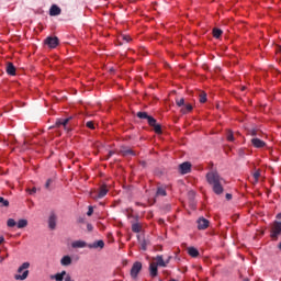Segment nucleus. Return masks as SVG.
Here are the masks:
<instances>
[{"instance_id": "23", "label": "nucleus", "mask_w": 281, "mask_h": 281, "mask_svg": "<svg viewBox=\"0 0 281 281\" xmlns=\"http://www.w3.org/2000/svg\"><path fill=\"white\" fill-rule=\"evenodd\" d=\"M132 232H134V234H139V232H142V224L139 223L132 224Z\"/></svg>"}, {"instance_id": "20", "label": "nucleus", "mask_w": 281, "mask_h": 281, "mask_svg": "<svg viewBox=\"0 0 281 281\" xmlns=\"http://www.w3.org/2000/svg\"><path fill=\"white\" fill-rule=\"evenodd\" d=\"M137 239H138V243L140 245V249L143 251H146V249H148L149 241L146 240L145 238L142 239V237H139V236H137Z\"/></svg>"}, {"instance_id": "14", "label": "nucleus", "mask_w": 281, "mask_h": 281, "mask_svg": "<svg viewBox=\"0 0 281 281\" xmlns=\"http://www.w3.org/2000/svg\"><path fill=\"white\" fill-rule=\"evenodd\" d=\"M89 249H104V240L100 239L93 244H88Z\"/></svg>"}, {"instance_id": "8", "label": "nucleus", "mask_w": 281, "mask_h": 281, "mask_svg": "<svg viewBox=\"0 0 281 281\" xmlns=\"http://www.w3.org/2000/svg\"><path fill=\"white\" fill-rule=\"evenodd\" d=\"M106 194H109V187L106 184H102L99 188V192L95 196H93V199H104V196H106Z\"/></svg>"}, {"instance_id": "3", "label": "nucleus", "mask_w": 281, "mask_h": 281, "mask_svg": "<svg viewBox=\"0 0 281 281\" xmlns=\"http://www.w3.org/2000/svg\"><path fill=\"white\" fill-rule=\"evenodd\" d=\"M281 236V222L274 221L270 229V237L272 240H278Z\"/></svg>"}, {"instance_id": "25", "label": "nucleus", "mask_w": 281, "mask_h": 281, "mask_svg": "<svg viewBox=\"0 0 281 281\" xmlns=\"http://www.w3.org/2000/svg\"><path fill=\"white\" fill-rule=\"evenodd\" d=\"M213 36H214V38H221V36H223V30L213 29Z\"/></svg>"}, {"instance_id": "15", "label": "nucleus", "mask_w": 281, "mask_h": 281, "mask_svg": "<svg viewBox=\"0 0 281 281\" xmlns=\"http://www.w3.org/2000/svg\"><path fill=\"white\" fill-rule=\"evenodd\" d=\"M251 144L255 148H265V146H267V143L256 137L251 138Z\"/></svg>"}, {"instance_id": "36", "label": "nucleus", "mask_w": 281, "mask_h": 281, "mask_svg": "<svg viewBox=\"0 0 281 281\" xmlns=\"http://www.w3.org/2000/svg\"><path fill=\"white\" fill-rule=\"evenodd\" d=\"M52 183H54V180L52 178L47 179V181L45 183L46 190H49V186H52Z\"/></svg>"}, {"instance_id": "5", "label": "nucleus", "mask_w": 281, "mask_h": 281, "mask_svg": "<svg viewBox=\"0 0 281 281\" xmlns=\"http://www.w3.org/2000/svg\"><path fill=\"white\" fill-rule=\"evenodd\" d=\"M59 43H60V41L58 40L57 36H55V37L48 36L45 40V45L50 47V49H56V47H58Z\"/></svg>"}, {"instance_id": "47", "label": "nucleus", "mask_w": 281, "mask_h": 281, "mask_svg": "<svg viewBox=\"0 0 281 281\" xmlns=\"http://www.w3.org/2000/svg\"><path fill=\"white\" fill-rule=\"evenodd\" d=\"M277 218L281 221V213L277 214Z\"/></svg>"}, {"instance_id": "28", "label": "nucleus", "mask_w": 281, "mask_h": 281, "mask_svg": "<svg viewBox=\"0 0 281 281\" xmlns=\"http://www.w3.org/2000/svg\"><path fill=\"white\" fill-rule=\"evenodd\" d=\"M190 111H192V104H186V105H183V108L181 109V113H183V114L190 113Z\"/></svg>"}, {"instance_id": "17", "label": "nucleus", "mask_w": 281, "mask_h": 281, "mask_svg": "<svg viewBox=\"0 0 281 281\" xmlns=\"http://www.w3.org/2000/svg\"><path fill=\"white\" fill-rule=\"evenodd\" d=\"M71 262H72V259L69 255H66L60 259L61 267H69L71 266Z\"/></svg>"}, {"instance_id": "44", "label": "nucleus", "mask_w": 281, "mask_h": 281, "mask_svg": "<svg viewBox=\"0 0 281 281\" xmlns=\"http://www.w3.org/2000/svg\"><path fill=\"white\" fill-rule=\"evenodd\" d=\"M251 135H252V137H256V135H258V133L256 132V130H252V131H251Z\"/></svg>"}, {"instance_id": "2", "label": "nucleus", "mask_w": 281, "mask_h": 281, "mask_svg": "<svg viewBox=\"0 0 281 281\" xmlns=\"http://www.w3.org/2000/svg\"><path fill=\"white\" fill-rule=\"evenodd\" d=\"M30 262H24L22 263L19 269H18V273H22V274H15L14 279L15 280H27V276H30Z\"/></svg>"}, {"instance_id": "16", "label": "nucleus", "mask_w": 281, "mask_h": 281, "mask_svg": "<svg viewBox=\"0 0 281 281\" xmlns=\"http://www.w3.org/2000/svg\"><path fill=\"white\" fill-rule=\"evenodd\" d=\"M5 71L9 76H16V67H14V64L7 63Z\"/></svg>"}, {"instance_id": "24", "label": "nucleus", "mask_w": 281, "mask_h": 281, "mask_svg": "<svg viewBox=\"0 0 281 281\" xmlns=\"http://www.w3.org/2000/svg\"><path fill=\"white\" fill-rule=\"evenodd\" d=\"M149 126H151L155 131V133H157V135H161V125L157 124V122H154V124H149Z\"/></svg>"}, {"instance_id": "37", "label": "nucleus", "mask_w": 281, "mask_h": 281, "mask_svg": "<svg viewBox=\"0 0 281 281\" xmlns=\"http://www.w3.org/2000/svg\"><path fill=\"white\" fill-rule=\"evenodd\" d=\"M121 38L125 41V43H131V35H122Z\"/></svg>"}, {"instance_id": "22", "label": "nucleus", "mask_w": 281, "mask_h": 281, "mask_svg": "<svg viewBox=\"0 0 281 281\" xmlns=\"http://www.w3.org/2000/svg\"><path fill=\"white\" fill-rule=\"evenodd\" d=\"M65 276H67V271H61L60 273H56L55 276H53L52 278L56 281H63L65 280Z\"/></svg>"}, {"instance_id": "4", "label": "nucleus", "mask_w": 281, "mask_h": 281, "mask_svg": "<svg viewBox=\"0 0 281 281\" xmlns=\"http://www.w3.org/2000/svg\"><path fill=\"white\" fill-rule=\"evenodd\" d=\"M180 175H190L192 172V164L190 161H186L179 165Z\"/></svg>"}, {"instance_id": "35", "label": "nucleus", "mask_w": 281, "mask_h": 281, "mask_svg": "<svg viewBox=\"0 0 281 281\" xmlns=\"http://www.w3.org/2000/svg\"><path fill=\"white\" fill-rule=\"evenodd\" d=\"M178 106H186V100L183 98L176 101Z\"/></svg>"}, {"instance_id": "40", "label": "nucleus", "mask_w": 281, "mask_h": 281, "mask_svg": "<svg viewBox=\"0 0 281 281\" xmlns=\"http://www.w3.org/2000/svg\"><path fill=\"white\" fill-rule=\"evenodd\" d=\"M29 194H36V188L27 189Z\"/></svg>"}, {"instance_id": "29", "label": "nucleus", "mask_w": 281, "mask_h": 281, "mask_svg": "<svg viewBox=\"0 0 281 281\" xmlns=\"http://www.w3.org/2000/svg\"><path fill=\"white\" fill-rule=\"evenodd\" d=\"M166 189L161 188V187H158L157 189V192H156V195L157 196H166Z\"/></svg>"}, {"instance_id": "34", "label": "nucleus", "mask_w": 281, "mask_h": 281, "mask_svg": "<svg viewBox=\"0 0 281 281\" xmlns=\"http://www.w3.org/2000/svg\"><path fill=\"white\" fill-rule=\"evenodd\" d=\"M255 182L258 183V180L260 179V170H257L252 175Z\"/></svg>"}, {"instance_id": "12", "label": "nucleus", "mask_w": 281, "mask_h": 281, "mask_svg": "<svg viewBox=\"0 0 281 281\" xmlns=\"http://www.w3.org/2000/svg\"><path fill=\"white\" fill-rule=\"evenodd\" d=\"M72 249H85V247H89V244L85 240H75L71 243Z\"/></svg>"}, {"instance_id": "11", "label": "nucleus", "mask_w": 281, "mask_h": 281, "mask_svg": "<svg viewBox=\"0 0 281 281\" xmlns=\"http://www.w3.org/2000/svg\"><path fill=\"white\" fill-rule=\"evenodd\" d=\"M210 227V221L205 217H200L198 220V229H207Z\"/></svg>"}, {"instance_id": "10", "label": "nucleus", "mask_w": 281, "mask_h": 281, "mask_svg": "<svg viewBox=\"0 0 281 281\" xmlns=\"http://www.w3.org/2000/svg\"><path fill=\"white\" fill-rule=\"evenodd\" d=\"M71 120V117L68 119H58L55 122V128H60V126H64L65 131H69V128H67V124H69V121Z\"/></svg>"}, {"instance_id": "18", "label": "nucleus", "mask_w": 281, "mask_h": 281, "mask_svg": "<svg viewBox=\"0 0 281 281\" xmlns=\"http://www.w3.org/2000/svg\"><path fill=\"white\" fill-rule=\"evenodd\" d=\"M149 274L151 276V278H157L158 276V266L155 265V262H151L149 265Z\"/></svg>"}, {"instance_id": "9", "label": "nucleus", "mask_w": 281, "mask_h": 281, "mask_svg": "<svg viewBox=\"0 0 281 281\" xmlns=\"http://www.w3.org/2000/svg\"><path fill=\"white\" fill-rule=\"evenodd\" d=\"M58 221V216L56 215V213L52 212L49 214V217H48V227L49 229H56V223Z\"/></svg>"}, {"instance_id": "33", "label": "nucleus", "mask_w": 281, "mask_h": 281, "mask_svg": "<svg viewBox=\"0 0 281 281\" xmlns=\"http://www.w3.org/2000/svg\"><path fill=\"white\" fill-rule=\"evenodd\" d=\"M87 128H91V131H95V124L93 123V121H88L86 123Z\"/></svg>"}, {"instance_id": "43", "label": "nucleus", "mask_w": 281, "mask_h": 281, "mask_svg": "<svg viewBox=\"0 0 281 281\" xmlns=\"http://www.w3.org/2000/svg\"><path fill=\"white\" fill-rule=\"evenodd\" d=\"M226 199H227V201H232V194H231V193H227V194H226Z\"/></svg>"}, {"instance_id": "13", "label": "nucleus", "mask_w": 281, "mask_h": 281, "mask_svg": "<svg viewBox=\"0 0 281 281\" xmlns=\"http://www.w3.org/2000/svg\"><path fill=\"white\" fill-rule=\"evenodd\" d=\"M155 260H156L155 262L156 267H167L168 262H170V257L167 261H164V256L158 255L156 256Z\"/></svg>"}, {"instance_id": "46", "label": "nucleus", "mask_w": 281, "mask_h": 281, "mask_svg": "<svg viewBox=\"0 0 281 281\" xmlns=\"http://www.w3.org/2000/svg\"><path fill=\"white\" fill-rule=\"evenodd\" d=\"M5 238L3 236L0 237V245L1 243H4Z\"/></svg>"}, {"instance_id": "39", "label": "nucleus", "mask_w": 281, "mask_h": 281, "mask_svg": "<svg viewBox=\"0 0 281 281\" xmlns=\"http://www.w3.org/2000/svg\"><path fill=\"white\" fill-rule=\"evenodd\" d=\"M93 215V206L88 207L87 216H92Z\"/></svg>"}, {"instance_id": "6", "label": "nucleus", "mask_w": 281, "mask_h": 281, "mask_svg": "<svg viewBox=\"0 0 281 281\" xmlns=\"http://www.w3.org/2000/svg\"><path fill=\"white\" fill-rule=\"evenodd\" d=\"M137 117H139V120H147L148 124H155V122H157V120L150 115H148L147 112H137L136 114Z\"/></svg>"}, {"instance_id": "45", "label": "nucleus", "mask_w": 281, "mask_h": 281, "mask_svg": "<svg viewBox=\"0 0 281 281\" xmlns=\"http://www.w3.org/2000/svg\"><path fill=\"white\" fill-rule=\"evenodd\" d=\"M78 223H85V218L79 217Z\"/></svg>"}, {"instance_id": "21", "label": "nucleus", "mask_w": 281, "mask_h": 281, "mask_svg": "<svg viewBox=\"0 0 281 281\" xmlns=\"http://www.w3.org/2000/svg\"><path fill=\"white\" fill-rule=\"evenodd\" d=\"M188 254H189V256H191V258H199V249H196L194 247H189Z\"/></svg>"}, {"instance_id": "31", "label": "nucleus", "mask_w": 281, "mask_h": 281, "mask_svg": "<svg viewBox=\"0 0 281 281\" xmlns=\"http://www.w3.org/2000/svg\"><path fill=\"white\" fill-rule=\"evenodd\" d=\"M0 203L2 204V207H9L10 201L4 200L3 196H0Z\"/></svg>"}, {"instance_id": "26", "label": "nucleus", "mask_w": 281, "mask_h": 281, "mask_svg": "<svg viewBox=\"0 0 281 281\" xmlns=\"http://www.w3.org/2000/svg\"><path fill=\"white\" fill-rule=\"evenodd\" d=\"M24 227H27V220H19L18 229H23Z\"/></svg>"}, {"instance_id": "30", "label": "nucleus", "mask_w": 281, "mask_h": 281, "mask_svg": "<svg viewBox=\"0 0 281 281\" xmlns=\"http://www.w3.org/2000/svg\"><path fill=\"white\" fill-rule=\"evenodd\" d=\"M226 139H227L228 142H234V132H233V131H228V132L226 133Z\"/></svg>"}, {"instance_id": "32", "label": "nucleus", "mask_w": 281, "mask_h": 281, "mask_svg": "<svg viewBox=\"0 0 281 281\" xmlns=\"http://www.w3.org/2000/svg\"><path fill=\"white\" fill-rule=\"evenodd\" d=\"M7 225L8 227H16V221H14V218H9Z\"/></svg>"}, {"instance_id": "48", "label": "nucleus", "mask_w": 281, "mask_h": 281, "mask_svg": "<svg viewBox=\"0 0 281 281\" xmlns=\"http://www.w3.org/2000/svg\"><path fill=\"white\" fill-rule=\"evenodd\" d=\"M5 260V258L0 257V262H3Z\"/></svg>"}, {"instance_id": "7", "label": "nucleus", "mask_w": 281, "mask_h": 281, "mask_svg": "<svg viewBox=\"0 0 281 281\" xmlns=\"http://www.w3.org/2000/svg\"><path fill=\"white\" fill-rule=\"evenodd\" d=\"M142 262L136 261L133 263L132 269H131V276L132 278H137L139 276V271H142Z\"/></svg>"}, {"instance_id": "41", "label": "nucleus", "mask_w": 281, "mask_h": 281, "mask_svg": "<svg viewBox=\"0 0 281 281\" xmlns=\"http://www.w3.org/2000/svg\"><path fill=\"white\" fill-rule=\"evenodd\" d=\"M87 229H88V232H93V225L87 224Z\"/></svg>"}, {"instance_id": "1", "label": "nucleus", "mask_w": 281, "mask_h": 281, "mask_svg": "<svg viewBox=\"0 0 281 281\" xmlns=\"http://www.w3.org/2000/svg\"><path fill=\"white\" fill-rule=\"evenodd\" d=\"M206 182L209 186H211L214 194L221 195L223 192H225L224 186H225V179L221 177L218 171L212 170L209 171L205 176Z\"/></svg>"}, {"instance_id": "27", "label": "nucleus", "mask_w": 281, "mask_h": 281, "mask_svg": "<svg viewBox=\"0 0 281 281\" xmlns=\"http://www.w3.org/2000/svg\"><path fill=\"white\" fill-rule=\"evenodd\" d=\"M199 98H200L199 100H200L201 104H205V102H207V93L201 92Z\"/></svg>"}, {"instance_id": "49", "label": "nucleus", "mask_w": 281, "mask_h": 281, "mask_svg": "<svg viewBox=\"0 0 281 281\" xmlns=\"http://www.w3.org/2000/svg\"><path fill=\"white\" fill-rule=\"evenodd\" d=\"M279 249L281 250V243L279 244Z\"/></svg>"}, {"instance_id": "38", "label": "nucleus", "mask_w": 281, "mask_h": 281, "mask_svg": "<svg viewBox=\"0 0 281 281\" xmlns=\"http://www.w3.org/2000/svg\"><path fill=\"white\" fill-rule=\"evenodd\" d=\"M123 155L126 157L127 155H135V151H133L132 149H126L123 150Z\"/></svg>"}, {"instance_id": "42", "label": "nucleus", "mask_w": 281, "mask_h": 281, "mask_svg": "<svg viewBox=\"0 0 281 281\" xmlns=\"http://www.w3.org/2000/svg\"><path fill=\"white\" fill-rule=\"evenodd\" d=\"M113 155H115V153L109 151V154H108V159H110V157H113Z\"/></svg>"}, {"instance_id": "50", "label": "nucleus", "mask_w": 281, "mask_h": 281, "mask_svg": "<svg viewBox=\"0 0 281 281\" xmlns=\"http://www.w3.org/2000/svg\"><path fill=\"white\" fill-rule=\"evenodd\" d=\"M169 281H177V280H175V279H171V280H169Z\"/></svg>"}, {"instance_id": "19", "label": "nucleus", "mask_w": 281, "mask_h": 281, "mask_svg": "<svg viewBox=\"0 0 281 281\" xmlns=\"http://www.w3.org/2000/svg\"><path fill=\"white\" fill-rule=\"evenodd\" d=\"M61 10L59 9L58 5L53 4L49 9V15L50 16H58L60 14Z\"/></svg>"}]
</instances>
